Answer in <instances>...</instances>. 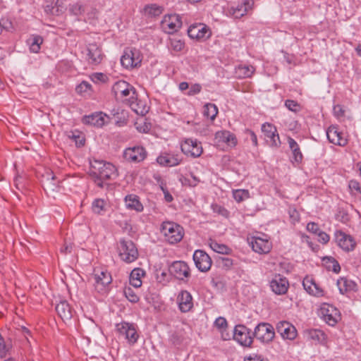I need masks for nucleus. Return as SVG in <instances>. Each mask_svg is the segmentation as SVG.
Segmentation results:
<instances>
[{
	"label": "nucleus",
	"instance_id": "obj_1",
	"mask_svg": "<svg viewBox=\"0 0 361 361\" xmlns=\"http://www.w3.org/2000/svg\"><path fill=\"white\" fill-rule=\"evenodd\" d=\"M90 175L99 188H104V180L114 179L117 170L114 165L103 160H94L90 163Z\"/></svg>",
	"mask_w": 361,
	"mask_h": 361
},
{
	"label": "nucleus",
	"instance_id": "obj_2",
	"mask_svg": "<svg viewBox=\"0 0 361 361\" xmlns=\"http://www.w3.org/2000/svg\"><path fill=\"white\" fill-rule=\"evenodd\" d=\"M112 92L117 100L128 102L132 109L137 114L139 113L135 107L137 93L135 89L130 84L124 80H119L113 85Z\"/></svg>",
	"mask_w": 361,
	"mask_h": 361
},
{
	"label": "nucleus",
	"instance_id": "obj_3",
	"mask_svg": "<svg viewBox=\"0 0 361 361\" xmlns=\"http://www.w3.org/2000/svg\"><path fill=\"white\" fill-rule=\"evenodd\" d=\"M118 250L121 259L126 263H131L138 257L137 248L131 240L121 239Z\"/></svg>",
	"mask_w": 361,
	"mask_h": 361
},
{
	"label": "nucleus",
	"instance_id": "obj_4",
	"mask_svg": "<svg viewBox=\"0 0 361 361\" xmlns=\"http://www.w3.org/2000/svg\"><path fill=\"white\" fill-rule=\"evenodd\" d=\"M161 231L165 240L170 244L180 242L184 235L183 228L180 225L171 221L164 222L161 224Z\"/></svg>",
	"mask_w": 361,
	"mask_h": 361
},
{
	"label": "nucleus",
	"instance_id": "obj_5",
	"mask_svg": "<svg viewBox=\"0 0 361 361\" xmlns=\"http://www.w3.org/2000/svg\"><path fill=\"white\" fill-rule=\"evenodd\" d=\"M119 336L123 338L130 345H134L140 337L137 326L133 323L122 322L116 326Z\"/></svg>",
	"mask_w": 361,
	"mask_h": 361
},
{
	"label": "nucleus",
	"instance_id": "obj_6",
	"mask_svg": "<svg viewBox=\"0 0 361 361\" xmlns=\"http://www.w3.org/2000/svg\"><path fill=\"white\" fill-rule=\"evenodd\" d=\"M142 55L140 50L135 48H127L125 49L121 59L122 66L126 68H133L140 66Z\"/></svg>",
	"mask_w": 361,
	"mask_h": 361
},
{
	"label": "nucleus",
	"instance_id": "obj_7",
	"mask_svg": "<svg viewBox=\"0 0 361 361\" xmlns=\"http://www.w3.org/2000/svg\"><path fill=\"white\" fill-rule=\"evenodd\" d=\"M319 317L329 326H334L341 319V313L334 306L323 304L319 311Z\"/></svg>",
	"mask_w": 361,
	"mask_h": 361
},
{
	"label": "nucleus",
	"instance_id": "obj_8",
	"mask_svg": "<svg viewBox=\"0 0 361 361\" xmlns=\"http://www.w3.org/2000/svg\"><path fill=\"white\" fill-rule=\"evenodd\" d=\"M253 337L264 343H269L275 337V331L273 326L269 323H259L255 328Z\"/></svg>",
	"mask_w": 361,
	"mask_h": 361
},
{
	"label": "nucleus",
	"instance_id": "obj_9",
	"mask_svg": "<svg viewBox=\"0 0 361 361\" xmlns=\"http://www.w3.org/2000/svg\"><path fill=\"white\" fill-rule=\"evenodd\" d=\"M93 279L94 288L98 293H105L112 281L111 274L104 269H94Z\"/></svg>",
	"mask_w": 361,
	"mask_h": 361
},
{
	"label": "nucleus",
	"instance_id": "obj_10",
	"mask_svg": "<svg viewBox=\"0 0 361 361\" xmlns=\"http://www.w3.org/2000/svg\"><path fill=\"white\" fill-rule=\"evenodd\" d=\"M233 339L243 346H250L253 341V333L245 325H236L233 330Z\"/></svg>",
	"mask_w": 361,
	"mask_h": 361
},
{
	"label": "nucleus",
	"instance_id": "obj_11",
	"mask_svg": "<svg viewBox=\"0 0 361 361\" xmlns=\"http://www.w3.org/2000/svg\"><path fill=\"white\" fill-rule=\"evenodd\" d=\"M181 151L185 155L197 158L202 155V143L196 139L187 138L181 144Z\"/></svg>",
	"mask_w": 361,
	"mask_h": 361
},
{
	"label": "nucleus",
	"instance_id": "obj_12",
	"mask_svg": "<svg viewBox=\"0 0 361 361\" xmlns=\"http://www.w3.org/2000/svg\"><path fill=\"white\" fill-rule=\"evenodd\" d=\"M181 26V18L177 14L165 15L161 22V29L168 34L177 32Z\"/></svg>",
	"mask_w": 361,
	"mask_h": 361
},
{
	"label": "nucleus",
	"instance_id": "obj_13",
	"mask_svg": "<svg viewBox=\"0 0 361 361\" xmlns=\"http://www.w3.org/2000/svg\"><path fill=\"white\" fill-rule=\"evenodd\" d=\"M170 274L178 280L185 281L190 276L188 265L183 261H176L169 267Z\"/></svg>",
	"mask_w": 361,
	"mask_h": 361
},
{
	"label": "nucleus",
	"instance_id": "obj_14",
	"mask_svg": "<svg viewBox=\"0 0 361 361\" xmlns=\"http://www.w3.org/2000/svg\"><path fill=\"white\" fill-rule=\"evenodd\" d=\"M276 329L284 340L293 341L298 336V331L295 326L287 321L278 322Z\"/></svg>",
	"mask_w": 361,
	"mask_h": 361
},
{
	"label": "nucleus",
	"instance_id": "obj_15",
	"mask_svg": "<svg viewBox=\"0 0 361 361\" xmlns=\"http://www.w3.org/2000/svg\"><path fill=\"white\" fill-rule=\"evenodd\" d=\"M193 260L196 267L202 272H206L210 269L212 266V259L208 254L201 250H197L193 254Z\"/></svg>",
	"mask_w": 361,
	"mask_h": 361
},
{
	"label": "nucleus",
	"instance_id": "obj_16",
	"mask_svg": "<svg viewBox=\"0 0 361 361\" xmlns=\"http://www.w3.org/2000/svg\"><path fill=\"white\" fill-rule=\"evenodd\" d=\"M262 131L264 135L266 141L270 146L279 147L281 144L279 135L276 128L269 123H265L262 126Z\"/></svg>",
	"mask_w": 361,
	"mask_h": 361
},
{
	"label": "nucleus",
	"instance_id": "obj_17",
	"mask_svg": "<svg viewBox=\"0 0 361 361\" xmlns=\"http://www.w3.org/2000/svg\"><path fill=\"white\" fill-rule=\"evenodd\" d=\"M188 35L192 39L204 41L211 36V31L204 24H196L189 27Z\"/></svg>",
	"mask_w": 361,
	"mask_h": 361
},
{
	"label": "nucleus",
	"instance_id": "obj_18",
	"mask_svg": "<svg viewBox=\"0 0 361 361\" xmlns=\"http://www.w3.org/2000/svg\"><path fill=\"white\" fill-rule=\"evenodd\" d=\"M183 160V157L178 153L164 152L161 153L157 158V163L162 166H176L179 165Z\"/></svg>",
	"mask_w": 361,
	"mask_h": 361
},
{
	"label": "nucleus",
	"instance_id": "obj_19",
	"mask_svg": "<svg viewBox=\"0 0 361 361\" xmlns=\"http://www.w3.org/2000/svg\"><path fill=\"white\" fill-rule=\"evenodd\" d=\"M86 51V59L91 65H98L104 59L102 50L97 44H88Z\"/></svg>",
	"mask_w": 361,
	"mask_h": 361
},
{
	"label": "nucleus",
	"instance_id": "obj_20",
	"mask_svg": "<svg viewBox=\"0 0 361 361\" xmlns=\"http://www.w3.org/2000/svg\"><path fill=\"white\" fill-rule=\"evenodd\" d=\"M335 239L338 245L345 251L353 250L355 246V242L352 236L341 231L335 232Z\"/></svg>",
	"mask_w": 361,
	"mask_h": 361
},
{
	"label": "nucleus",
	"instance_id": "obj_21",
	"mask_svg": "<svg viewBox=\"0 0 361 361\" xmlns=\"http://www.w3.org/2000/svg\"><path fill=\"white\" fill-rule=\"evenodd\" d=\"M146 152L141 146H135L127 148L123 152V157L126 161L140 162L145 159Z\"/></svg>",
	"mask_w": 361,
	"mask_h": 361
},
{
	"label": "nucleus",
	"instance_id": "obj_22",
	"mask_svg": "<svg viewBox=\"0 0 361 361\" xmlns=\"http://www.w3.org/2000/svg\"><path fill=\"white\" fill-rule=\"evenodd\" d=\"M326 137L331 143L336 145L345 146L348 143L346 137L336 126H330L326 130Z\"/></svg>",
	"mask_w": 361,
	"mask_h": 361
},
{
	"label": "nucleus",
	"instance_id": "obj_23",
	"mask_svg": "<svg viewBox=\"0 0 361 361\" xmlns=\"http://www.w3.org/2000/svg\"><path fill=\"white\" fill-rule=\"evenodd\" d=\"M252 250L259 254L268 253L271 249V243L266 238L255 236L250 241Z\"/></svg>",
	"mask_w": 361,
	"mask_h": 361
},
{
	"label": "nucleus",
	"instance_id": "obj_24",
	"mask_svg": "<svg viewBox=\"0 0 361 361\" xmlns=\"http://www.w3.org/2000/svg\"><path fill=\"white\" fill-rule=\"evenodd\" d=\"M288 280L285 277H281L280 275L276 276L270 281V288L276 295L285 294L288 290Z\"/></svg>",
	"mask_w": 361,
	"mask_h": 361
},
{
	"label": "nucleus",
	"instance_id": "obj_25",
	"mask_svg": "<svg viewBox=\"0 0 361 361\" xmlns=\"http://www.w3.org/2000/svg\"><path fill=\"white\" fill-rule=\"evenodd\" d=\"M178 307L182 312H189L193 307L192 295L187 290H181L177 297Z\"/></svg>",
	"mask_w": 361,
	"mask_h": 361
},
{
	"label": "nucleus",
	"instance_id": "obj_26",
	"mask_svg": "<svg viewBox=\"0 0 361 361\" xmlns=\"http://www.w3.org/2000/svg\"><path fill=\"white\" fill-rule=\"evenodd\" d=\"M214 139L217 143H225L229 147H234L237 144L236 137L228 130L216 132Z\"/></svg>",
	"mask_w": 361,
	"mask_h": 361
},
{
	"label": "nucleus",
	"instance_id": "obj_27",
	"mask_svg": "<svg viewBox=\"0 0 361 361\" xmlns=\"http://www.w3.org/2000/svg\"><path fill=\"white\" fill-rule=\"evenodd\" d=\"M106 115L102 112H95L92 114L85 116L82 118V122L85 124L91 125L96 127H102L105 123Z\"/></svg>",
	"mask_w": 361,
	"mask_h": 361
},
{
	"label": "nucleus",
	"instance_id": "obj_28",
	"mask_svg": "<svg viewBox=\"0 0 361 361\" xmlns=\"http://www.w3.org/2000/svg\"><path fill=\"white\" fill-rule=\"evenodd\" d=\"M251 5L252 4L250 1H245L235 6H231L228 10V13L235 18H240L247 13L251 8Z\"/></svg>",
	"mask_w": 361,
	"mask_h": 361
},
{
	"label": "nucleus",
	"instance_id": "obj_29",
	"mask_svg": "<svg viewBox=\"0 0 361 361\" xmlns=\"http://www.w3.org/2000/svg\"><path fill=\"white\" fill-rule=\"evenodd\" d=\"M304 289L310 295L319 297L323 295V290L317 284L315 283L314 280L309 276H306L302 281Z\"/></svg>",
	"mask_w": 361,
	"mask_h": 361
},
{
	"label": "nucleus",
	"instance_id": "obj_30",
	"mask_svg": "<svg viewBox=\"0 0 361 361\" xmlns=\"http://www.w3.org/2000/svg\"><path fill=\"white\" fill-rule=\"evenodd\" d=\"M56 311L64 321L71 319L73 316L72 309L66 300H61L56 305Z\"/></svg>",
	"mask_w": 361,
	"mask_h": 361
},
{
	"label": "nucleus",
	"instance_id": "obj_31",
	"mask_svg": "<svg viewBox=\"0 0 361 361\" xmlns=\"http://www.w3.org/2000/svg\"><path fill=\"white\" fill-rule=\"evenodd\" d=\"M305 337L312 341L323 343L326 340V336L324 331L319 329H308L305 331Z\"/></svg>",
	"mask_w": 361,
	"mask_h": 361
},
{
	"label": "nucleus",
	"instance_id": "obj_32",
	"mask_svg": "<svg viewBox=\"0 0 361 361\" xmlns=\"http://www.w3.org/2000/svg\"><path fill=\"white\" fill-rule=\"evenodd\" d=\"M126 207L128 209L135 210L140 212L143 210V205L140 202L139 197L133 194L128 195L125 197Z\"/></svg>",
	"mask_w": 361,
	"mask_h": 361
},
{
	"label": "nucleus",
	"instance_id": "obj_33",
	"mask_svg": "<svg viewBox=\"0 0 361 361\" xmlns=\"http://www.w3.org/2000/svg\"><path fill=\"white\" fill-rule=\"evenodd\" d=\"M337 286L341 294H345L348 291L355 290L357 284L352 280L346 278H341L337 281Z\"/></svg>",
	"mask_w": 361,
	"mask_h": 361
},
{
	"label": "nucleus",
	"instance_id": "obj_34",
	"mask_svg": "<svg viewBox=\"0 0 361 361\" xmlns=\"http://www.w3.org/2000/svg\"><path fill=\"white\" fill-rule=\"evenodd\" d=\"M145 274V271L140 268L134 269L130 275V283L135 288H140L142 286L141 278Z\"/></svg>",
	"mask_w": 361,
	"mask_h": 361
},
{
	"label": "nucleus",
	"instance_id": "obj_35",
	"mask_svg": "<svg viewBox=\"0 0 361 361\" xmlns=\"http://www.w3.org/2000/svg\"><path fill=\"white\" fill-rule=\"evenodd\" d=\"M255 68L251 65H240L235 68V74L238 78H250L255 73Z\"/></svg>",
	"mask_w": 361,
	"mask_h": 361
},
{
	"label": "nucleus",
	"instance_id": "obj_36",
	"mask_svg": "<svg viewBox=\"0 0 361 361\" xmlns=\"http://www.w3.org/2000/svg\"><path fill=\"white\" fill-rule=\"evenodd\" d=\"M288 143L290 150L292 151L293 157L295 161L299 163L302 160V154L300 151V147L296 141L292 137H288Z\"/></svg>",
	"mask_w": 361,
	"mask_h": 361
},
{
	"label": "nucleus",
	"instance_id": "obj_37",
	"mask_svg": "<svg viewBox=\"0 0 361 361\" xmlns=\"http://www.w3.org/2000/svg\"><path fill=\"white\" fill-rule=\"evenodd\" d=\"M143 11L147 17H157L163 13L164 8L156 4H147L144 7Z\"/></svg>",
	"mask_w": 361,
	"mask_h": 361
},
{
	"label": "nucleus",
	"instance_id": "obj_38",
	"mask_svg": "<svg viewBox=\"0 0 361 361\" xmlns=\"http://www.w3.org/2000/svg\"><path fill=\"white\" fill-rule=\"evenodd\" d=\"M42 42L43 39L39 35H31L27 40V43L30 46V49L33 53L39 52Z\"/></svg>",
	"mask_w": 361,
	"mask_h": 361
},
{
	"label": "nucleus",
	"instance_id": "obj_39",
	"mask_svg": "<svg viewBox=\"0 0 361 361\" xmlns=\"http://www.w3.org/2000/svg\"><path fill=\"white\" fill-rule=\"evenodd\" d=\"M218 114V108L214 104L207 103L203 107V115L204 117L214 121Z\"/></svg>",
	"mask_w": 361,
	"mask_h": 361
},
{
	"label": "nucleus",
	"instance_id": "obj_40",
	"mask_svg": "<svg viewBox=\"0 0 361 361\" xmlns=\"http://www.w3.org/2000/svg\"><path fill=\"white\" fill-rule=\"evenodd\" d=\"M323 262L326 269L338 274L341 271V267L338 262L331 257H325L323 258Z\"/></svg>",
	"mask_w": 361,
	"mask_h": 361
},
{
	"label": "nucleus",
	"instance_id": "obj_41",
	"mask_svg": "<svg viewBox=\"0 0 361 361\" xmlns=\"http://www.w3.org/2000/svg\"><path fill=\"white\" fill-rule=\"evenodd\" d=\"M209 247L216 252L226 255L228 254L231 249L224 244H221L215 240H210Z\"/></svg>",
	"mask_w": 361,
	"mask_h": 361
},
{
	"label": "nucleus",
	"instance_id": "obj_42",
	"mask_svg": "<svg viewBox=\"0 0 361 361\" xmlns=\"http://www.w3.org/2000/svg\"><path fill=\"white\" fill-rule=\"evenodd\" d=\"M233 197L236 202H240L250 197V192L247 190H233Z\"/></svg>",
	"mask_w": 361,
	"mask_h": 361
},
{
	"label": "nucleus",
	"instance_id": "obj_43",
	"mask_svg": "<svg viewBox=\"0 0 361 361\" xmlns=\"http://www.w3.org/2000/svg\"><path fill=\"white\" fill-rule=\"evenodd\" d=\"M169 47L171 50L175 52H178L183 50L185 47V43L183 41L179 39H170Z\"/></svg>",
	"mask_w": 361,
	"mask_h": 361
},
{
	"label": "nucleus",
	"instance_id": "obj_44",
	"mask_svg": "<svg viewBox=\"0 0 361 361\" xmlns=\"http://www.w3.org/2000/svg\"><path fill=\"white\" fill-rule=\"evenodd\" d=\"M68 11L74 16H80L84 12V8L80 2H73L68 5Z\"/></svg>",
	"mask_w": 361,
	"mask_h": 361
},
{
	"label": "nucleus",
	"instance_id": "obj_45",
	"mask_svg": "<svg viewBox=\"0 0 361 361\" xmlns=\"http://www.w3.org/2000/svg\"><path fill=\"white\" fill-rule=\"evenodd\" d=\"M106 203L104 200L97 199L92 202V211L97 214H101L104 211Z\"/></svg>",
	"mask_w": 361,
	"mask_h": 361
},
{
	"label": "nucleus",
	"instance_id": "obj_46",
	"mask_svg": "<svg viewBox=\"0 0 361 361\" xmlns=\"http://www.w3.org/2000/svg\"><path fill=\"white\" fill-rule=\"evenodd\" d=\"M350 193L353 195H361V183L355 180H351L348 183Z\"/></svg>",
	"mask_w": 361,
	"mask_h": 361
},
{
	"label": "nucleus",
	"instance_id": "obj_47",
	"mask_svg": "<svg viewBox=\"0 0 361 361\" xmlns=\"http://www.w3.org/2000/svg\"><path fill=\"white\" fill-rule=\"evenodd\" d=\"M49 176H51V180H49V177L47 178V180L44 181V188L46 191H56L58 188V184L56 182H55V177L54 176H52L50 174Z\"/></svg>",
	"mask_w": 361,
	"mask_h": 361
},
{
	"label": "nucleus",
	"instance_id": "obj_48",
	"mask_svg": "<svg viewBox=\"0 0 361 361\" xmlns=\"http://www.w3.org/2000/svg\"><path fill=\"white\" fill-rule=\"evenodd\" d=\"M183 338L184 334L183 333L182 330L175 331L170 336V341L174 345H179L183 341Z\"/></svg>",
	"mask_w": 361,
	"mask_h": 361
},
{
	"label": "nucleus",
	"instance_id": "obj_49",
	"mask_svg": "<svg viewBox=\"0 0 361 361\" xmlns=\"http://www.w3.org/2000/svg\"><path fill=\"white\" fill-rule=\"evenodd\" d=\"M285 106L288 109L293 112H298L300 110V104L292 99H287L285 102Z\"/></svg>",
	"mask_w": 361,
	"mask_h": 361
},
{
	"label": "nucleus",
	"instance_id": "obj_50",
	"mask_svg": "<svg viewBox=\"0 0 361 361\" xmlns=\"http://www.w3.org/2000/svg\"><path fill=\"white\" fill-rule=\"evenodd\" d=\"M126 297L131 302H137L139 300V297L130 288H126L124 290Z\"/></svg>",
	"mask_w": 361,
	"mask_h": 361
},
{
	"label": "nucleus",
	"instance_id": "obj_51",
	"mask_svg": "<svg viewBox=\"0 0 361 361\" xmlns=\"http://www.w3.org/2000/svg\"><path fill=\"white\" fill-rule=\"evenodd\" d=\"M219 264L222 268L228 269L233 266V261L229 257H223L219 259Z\"/></svg>",
	"mask_w": 361,
	"mask_h": 361
},
{
	"label": "nucleus",
	"instance_id": "obj_52",
	"mask_svg": "<svg viewBox=\"0 0 361 361\" xmlns=\"http://www.w3.org/2000/svg\"><path fill=\"white\" fill-rule=\"evenodd\" d=\"M214 325L216 328H218L221 331H225L227 328L228 323L226 319L223 317H219L216 319L214 322Z\"/></svg>",
	"mask_w": 361,
	"mask_h": 361
},
{
	"label": "nucleus",
	"instance_id": "obj_53",
	"mask_svg": "<svg viewBox=\"0 0 361 361\" xmlns=\"http://www.w3.org/2000/svg\"><path fill=\"white\" fill-rule=\"evenodd\" d=\"M12 23L7 18H1L0 20V34L3 30L10 31L12 29Z\"/></svg>",
	"mask_w": 361,
	"mask_h": 361
},
{
	"label": "nucleus",
	"instance_id": "obj_54",
	"mask_svg": "<svg viewBox=\"0 0 361 361\" xmlns=\"http://www.w3.org/2000/svg\"><path fill=\"white\" fill-rule=\"evenodd\" d=\"M212 208H213V210L214 212H216L223 216H225V217L228 216L229 212L224 207H223L220 205H218V204H213Z\"/></svg>",
	"mask_w": 361,
	"mask_h": 361
},
{
	"label": "nucleus",
	"instance_id": "obj_55",
	"mask_svg": "<svg viewBox=\"0 0 361 361\" xmlns=\"http://www.w3.org/2000/svg\"><path fill=\"white\" fill-rule=\"evenodd\" d=\"M330 240V237L329 235L326 233L324 231H319L318 233V241L323 243V244H326Z\"/></svg>",
	"mask_w": 361,
	"mask_h": 361
},
{
	"label": "nucleus",
	"instance_id": "obj_56",
	"mask_svg": "<svg viewBox=\"0 0 361 361\" xmlns=\"http://www.w3.org/2000/svg\"><path fill=\"white\" fill-rule=\"evenodd\" d=\"M245 361H268V360L263 357L262 355L252 354L245 357Z\"/></svg>",
	"mask_w": 361,
	"mask_h": 361
},
{
	"label": "nucleus",
	"instance_id": "obj_57",
	"mask_svg": "<svg viewBox=\"0 0 361 361\" xmlns=\"http://www.w3.org/2000/svg\"><path fill=\"white\" fill-rule=\"evenodd\" d=\"M307 230L312 233H317L320 231L318 224L310 222L307 225Z\"/></svg>",
	"mask_w": 361,
	"mask_h": 361
},
{
	"label": "nucleus",
	"instance_id": "obj_58",
	"mask_svg": "<svg viewBox=\"0 0 361 361\" xmlns=\"http://www.w3.org/2000/svg\"><path fill=\"white\" fill-rule=\"evenodd\" d=\"M334 114L337 118L341 117L344 115V111L341 105H335L333 109Z\"/></svg>",
	"mask_w": 361,
	"mask_h": 361
},
{
	"label": "nucleus",
	"instance_id": "obj_59",
	"mask_svg": "<svg viewBox=\"0 0 361 361\" xmlns=\"http://www.w3.org/2000/svg\"><path fill=\"white\" fill-rule=\"evenodd\" d=\"M202 87L199 84H195L191 86L188 94L189 95H194L195 94L199 93L201 91Z\"/></svg>",
	"mask_w": 361,
	"mask_h": 361
},
{
	"label": "nucleus",
	"instance_id": "obj_60",
	"mask_svg": "<svg viewBox=\"0 0 361 361\" xmlns=\"http://www.w3.org/2000/svg\"><path fill=\"white\" fill-rule=\"evenodd\" d=\"M104 78H105V75H104L102 73H96L92 74V80L94 82L104 81Z\"/></svg>",
	"mask_w": 361,
	"mask_h": 361
},
{
	"label": "nucleus",
	"instance_id": "obj_61",
	"mask_svg": "<svg viewBox=\"0 0 361 361\" xmlns=\"http://www.w3.org/2000/svg\"><path fill=\"white\" fill-rule=\"evenodd\" d=\"M73 250V245L70 243H65L64 246L61 247V252L63 254L71 253Z\"/></svg>",
	"mask_w": 361,
	"mask_h": 361
},
{
	"label": "nucleus",
	"instance_id": "obj_62",
	"mask_svg": "<svg viewBox=\"0 0 361 361\" xmlns=\"http://www.w3.org/2000/svg\"><path fill=\"white\" fill-rule=\"evenodd\" d=\"M164 194V198H165V200L167 202H171L172 200H173V197L172 195L169 192V191L165 189L163 186L161 187Z\"/></svg>",
	"mask_w": 361,
	"mask_h": 361
},
{
	"label": "nucleus",
	"instance_id": "obj_63",
	"mask_svg": "<svg viewBox=\"0 0 361 361\" xmlns=\"http://www.w3.org/2000/svg\"><path fill=\"white\" fill-rule=\"evenodd\" d=\"M247 133L250 136V140L255 146H257V137L252 130H248Z\"/></svg>",
	"mask_w": 361,
	"mask_h": 361
},
{
	"label": "nucleus",
	"instance_id": "obj_64",
	"mask_svg": "<svg viewBox=\"0 0 361 361\" xmlns=\"http://www.w3.org/2000/svg\"><path fill=\"white\" fill-rule=\"evenodd\" d=\"M44 9L47 13L54 14L55 7L52 4L47 5Z\"/></svg>",
	"mask_w": 361,
	"mask_h": 361
}]
</instances>
